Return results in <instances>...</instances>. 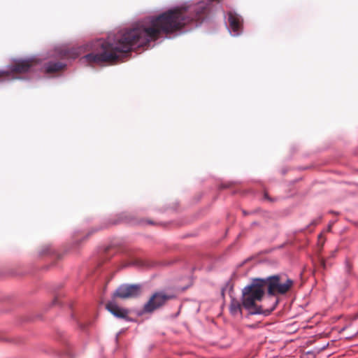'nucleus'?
I'll return each instance as SVG.
<instances>
[{
    "instance_id": "3",
    "label": "nucleus",
    "mask_w": 358,
    "mask_h": 358,
    "mask_svg": "<svg viewBox=\"0 0 358 358\" xmlns=\"http://www.w3.org/2000/svg\"><path fill=\"white\" fill-rule=\"evenodd\" d=\"M260 280L264 282V289H266L268 294L271 296L286 294L294 284L292 280L280 275H274Z\"/></svg>"
},
{
    "instance_id": "11",
    "label": "nucleus",
    "mask_w": 358,
    "mask_h": 358,
    "mask_svg": "<svg viewBox=\"0 0 358 358\" xmlns=\"http://www.w3.org/2000/svg\"><path fill=\"white\" fill-rule=\"evenodd\" d=\"M61 57L62 58H66V59H75L79 55V52L77 51V50L72 48V49H64L61 51Z\"/></svg>"
},
{
    "instance_id": "1",
    "label": "nucleus",
    "mask_w": 358,
    "mask_h": 358,
    "mask_svg": "<svg viewBox=\"0 0 358 358\" xmlns=\"http://www.w3.org/2000/svg\"><path fill=\"white\" fill-rule=\"evenodd\" d=\"M213 1L220 0H206L169 9L148 22L118 32L113 39L109 37L107 41L97 40L93 45L94 50L81 60L90 65L115 62L130 52L134 45L139 48L149 45L150 41L158 39L162 34H173L188 25L197 27L207 17Z\"/></svg>"
},
{
    "instance_id": "16",
    "label": "nucleus",
    "mask_w": 358,
    "mask_h": 358,
    "mask_svg": "<svg viewBox=\"0 0 358 358\" xmlns=\"http://www.w3.org/2000/svg\"><path fill=\"white\" fill-rule=\"evenodd\" d=\"M274 308H275L274 307H273V308H272L270 310H268V313H270V312L273 311Z\"/></svg>"
},
{
    "instance_id": "13",
    "label": "nucleus",
    "mask_w": 358,
    "mask_h": 358,
    "mask_svg": "<svg viewBox=\"0 0 358 358\" xmlns=\"http://www.w3.org/2000/svg\"><path fill=\"white\" fill-rule=\"evenodd\" d=\"M320 218L317 219V220H313L311 223H310V225L312 226H315L317 225L319 222H320Z\"/></svg>"
},
{
    "instance_id": "5",
    "label": "nucleus",
    "mask_w": 358,
    "mask_h": 358,
    "mask_svg": "<svg viewBox=\"0 0 358 358\" xmlns=\"http://www.w3.org/2000/svg\"><path fill=\"white\" fill-rule=\"evenodd\" d=\"M141 293V286L140 285H122L119 286L113 294L112 298L115 299L120 298L127 299L136 298Z\"/></svg>"
},
{
    "instance_id": "6",
    "label": "nucleus",
    "mask_w": 358,
    "mask_h": 358,
    "mask_svg": "<svg viewBox=\"0 0 358 358\" xmlns=\"http://www.w3.org/2000/svg\"><path fill=\"white\" fill-rule=\"evenodd\" d=\"M171 297L163 292H156L152 295L148 301L143 306V312L145 313H152L161 308Z\"/></svg>"
},
{
    "instance_id": "15",
    "label": "nucleus",
    "mask_w": 358,
    "mask_h": 358,
    "mask_svg": "<svg viewBox=\"0 0 358 358\" xmlns=\"http://www.w3.org/2000/svg\"><path fill=\"white\" fill-rule=\"evenodd\" d=\"M57 301V298H55V299L53 300V303H54V304H55Z\"/></svg>"
},
{
    "instance_id": "8",
    "label": "nucleus",
    "mask_w": 358,
    "mask_h": 358,
    "mask_svg": "<svg viewBox=\"0 0 358 358\" xmlns=\"http://www.w3.org/2000/svg\"><path fill=\"white\" fill-rule=\"evenodd\" d=\"M228 17L230 27L234 33V35H239L243 27V19L241 16L236 12L229 11L228 13Z\"/></svg>"
},
{
    "instance_id": "4",
    "label": "nucleus",
    "mask_w": 358,
    "mask_h": 358,
    "mask_svg": "<svg viewBox=\"0 0 358 358\" xmlns=\"http://www.w3.org/2000/svg\"><path fill=\"white\" fill-rule=\"evenodd\" d=\"M34 65V59H20L9 66L8 71H0V79L8 78L11 74L25 73Z\"/></svg>"
},
{
    "instance_id": "2",
    "label": "nucleus",
    "mask_w": 358,
    "mask_h": 358,
    "mask_svg": "<svg viewBox=\"0 0 358 358\" xmlns=\"http://www.w3.org/2000/svg\"><path fill=\"white\" fill-rule=\"evenodd\" d=\"M262 282L260 279H255L242 291L243 306L250 315L262 313L261 306L257 305V302L262 299L265 293Z\"/></svg>"
},
{
    "instance_id": "10",
    "label": "nucleus",
    "mask_w": 358,
    "mask_h": 358,
    "mask_svg": "<svg viewBox=\"0 0 358 358\" xmlns=\"http://www.w3.org/2000/svg\"><path fill=\"white\" fill-rule=\"evenodd\" d=\"M65 66V64L62 62H50L45 67L46 73H51L58 72L62 70Z\"/></svg>"
},
{
    "instance_id": "9",
    "label": "nucleus",
    "mask_w": 358,
    "mask_h": 358,
    "mask_svg": "<svg viewBox=\"0 0 358 358\" xmlns=\"http://www.w3.org/2000/svg\"><path fill=\"white\" fill-rule=\"evenodd\" d=\"M243 308H244L243 306L242 299L241 301L234 297L231 299L229 309L231 315L234 317L239 316L241 317L243 315Z\"/></svg>"
},
{
    "instance_id": "12",
    "label": "nucleus",
    "mask_w": 358,
    "mask_h": 358,
    "mask_svg": "<svg viewBox=\"0 0 358 358\" xmlns=\"http://www.w3.org/2000/svg\"><path fill=\"white\" fill-rule=\"evenodd\" d=\"M319 259L320 266L324 269L326 268L325 260L322 257H319Z\"/></svg>"
},
{
    "instance_id": "17",
    "label": "nucleus",
    "mask_w": 358,
    "mask_h": 358,
    "mask_svg": "<svg viewBox=\"0 0 358 358\" xmlns=\"http://www.w3.org/2000/svg\"><path fill=\"white\" fill-rule=\"evenodd\" d=\"M148 223H149V224H153V222H151V221H148Z\"/></svg>"
},
{
    "instance_id": "7",
    "label": "nucleus",
    "mask_w": 358,
    "mask_h": 358,
    "mask_svg": "<svg viewBox=\"0 0 358 358\" xmlns=\"http://www.w3.org/2000/svg\"><path fill=\"white\" fill-rule=\"evenodd\" d=\"M106 308L117 318L128 319V315L129 313V310L120 307L117 304L115 299L113 298L106 303Z\"/></svg>"
},
{
    "instance_id": "14",
    "label": "nucleus",
    "mask_w": 358,
    "mask_h": 358,
    "mask_svg": "<svg viewBox=\"0 0 358 358\" xmlns=\"http://www.w3.org/2000/svg\"><path fill=\"white\" fill-rule=\"evenodd\" d=\"M264 199H267L268 201H271V198L268 196V195L266 192L264 193Z\"/></svg>"
}]
</instances>
